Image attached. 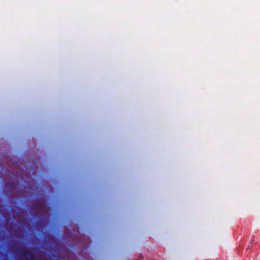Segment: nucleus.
<instances>
[{"label":"nucleus","instance_id":"obj_1","mask_svg":"<svg viewBox=\"0 0 260 260\" xmlns=\"http://www.w3.org/2000/svg\"><path fill=\"white\" fill-rule=\"evenodd\" d=\"M19 253L22 257H27V260H35V255L32 254L30 250L25 249L20 250L19 251Z\"/></svg>","mask_w":260,"mask_h":260}]
</instances>
